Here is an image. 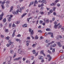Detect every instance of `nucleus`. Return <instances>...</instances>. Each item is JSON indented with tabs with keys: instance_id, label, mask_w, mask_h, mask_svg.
<instances>
[{
	"instance_id": "f257e3e1",
	"label": "nucleus",
	"mask_w": 64,
	"mask_h": 64,
	"mask_svg": "<svg viewBox=\"0 0 64 64\" xmlns=\"http://www.w3.org/2000/svg\"><path fill=\"white\" fill-rule=\"evenodd\" d=\"M20 11H19V9L17 10L16 12H15V11H12V13L13 14H17L18 12H20V13H21V12H22V10H22V8H20Z\"/></svg>"
},
{
	"instance_id": "f03ea898",
	"label": "nucleus",
	"mask_w": 64,
	"mask_h": 64,
	"mask_svg": "<svg viewBox=\"0 0 64 64\" xmlns=\"http://www.w3.org/2000/svg\"><path fill=\"white\" fill-rule=\"evenodd\" d=\"M44 21L46 23H48L49 22V20L47 18H45L44 19Z\"/></svg>"
},
{
	"instance_id": "7ed1b4c3",
	"label": "nucleus",
	"mask_w": 64,
	"mask_h": 64,
	"mask_svg": "<svg viewBox=\"0 0 64 64\" xmlns=\"http://www.w3.org/2000/svg\"><path fill=\"white\" fill-rule=\"evenodd\" d=\"M62 38V36H56V39L57 40H59V38H60V39H61Z\"/></svg>"
},
{
	"instance_id": "20e7f679",
	"label": "nucleus",
	"mask_w": 64,
	"mask_h": 64,
	"mask_svg": "<svg viewBox=\"0 0 64 64\" xmlns=\"http://www.w3.org/2000/svg\"><path fill=\"white\" fill-rule=\"evenodd\" d=\"M20 59H22V57H20L17 58H14V61H16V60H20Z\"/></svg>"
},
{
	"instance_id": "39448f33",
	"label": "nucleus",
	"mask_w": 64,
	"mask_h": 64,
	"mask_svg": "<svg viewBox=\"0 0 64 64\" xmlns=\"http://www.w3.org/2000/svg\"><path fill=\"white\" fill-rule=\"evenodd\" d=\"M4 14V13H2V14L0 15V20H1L2 19V18H3L2 17L3 16Z\"/></svg>"
},
{
	"instance_id": "423d86ee",
	"label": "nucleus",
	"mask_w": 64,
	"mask_h": 64,
	"mask_svg": "<svg viewBox=\"0 0 64 64\" xmlns=\"http://www.w3.org/2000/svg\"><path fill=\"white\" fill-rule=\"evenodd\" d=\"M60 24V23L58 24L57 25L55 24L54 25V27L55 28H57L58 27V26H59V25Z\"/></svg>"
},
{
	"instance_id": "0eeeda50",
	"label": "nucleus",
	"mask_w": 64,
	"mask_h": 64,
	"mask_svg": "<svg viewBox=\"0 0 64 64\" xmlns=\"http://www.w3.org/2000/svg\"><path fill=\"white\" fill-rule=\"evenodd\" d=\"M43 52H44V51H43V50H42L40 52V54H43V55L44 56H45V54Z\"/></svg>"
},
{
	"instance_id": "6e6552de",
	"label": "nucleus",
	"mask_w": 64,
	"mask_h": 64,
	"mask_svg": "<svg viewBox=\"0 0 64 64\" xmlns=\"http://www.w3.org/2000/svg\"><path fill=\"white\" fill-rule=\"evenodd\" d=\"M30 43V40H27L26 41V45L27 46H29V43Z\"/></svg>"
},
{
	"instance_id": "1a4fd4ad",
	"label": "nucleus",
	"mask_w": 64,
	"mask_h": 64,
	"mask_svg": "<svg viewBox=\"0 0 64 64\" xmlns=\"http://www.w3.org/2000/svg\"><path fill=\"white\" fill-rule=\"evenodd\" d=\"M38 58L39 59H43V57L42 56H39L38 57Z\"/></svg>"
},
{
	"instance_id": "9d476101",
	"label": "nucleus",
	"mask_w": 64,
	"mask_h": 64,
	"mask_svg": "<svg viewBox=\"0 0 64 64\" xmlns=\"http://www.w3.org/2000/svg\"><path fill=\"white\" fill-rule=\"evenodd\" d=\"M42 3H45L46 4V0H42L41 1Z\"/></svg>"
},
{
	"instance_id": "9b49d317",
	"label": "nucleus",
	"mask_w": 64,
	"mask_h": 64,
	"mask_svg": "<svg viewBox=\"0 0 64 64\" xmlns=\"http://www.w3.org/2000/svg\"><path fill=\"white\" fill-rule=\"evenodd\" d=\"M15 32H16V30H14L13 33L12 35V37H14V35H15Z\"/></svg>"
},
{
	"instance_id": "f8f14e48",
	"label": "nucleus",
	"mask_w": 64,
	"mask_h": 64,
	"mask_svg": "<svg viewBox=\"0 0 64 64\" xmlns=\"http://www.w3.org/2000/svg\"><path fill=\"white\" fill-rule=\"evenodd\" d=\"M8 43L9 44H10V45H11V44H12L13 43V42H12L11 40H10L8 41Z\"/></svg>"
},
{
	"instance_id": "ddd939ff",
	"label": "nucleus",
	"mask_w": 64,
	"mask_h": 64,
	"mask_svg": "<svg viewBox=\"0 0 64 64\" xmlns=\"http://www.w3.org/2000/svg\"><path fill=\"white\" fill-rule=\"evenodd\" d=\"M40 14L41 15H44V12H39Z\"/></svg>"
},
{
	"instance_id": "4468645a",
	"label": "nucleus",
	"mask_w": 64,
	"mask_h": 64,
	"mask_svg": "<svg viewBox=\"0 0 64 64\" xmlns=\"http://www.w3.org/2000/svg\"><path fill=\"white\" fill-rule=\"evenodd\" d=\"M18 52L19 53V54H20V53H21L22 52V50H21V49H19L18 50Z\"/></svg>"
},
{
	"instance_id": "2eb2a0df",
	"label": "nucleus",
	"mask_w": 64,
	"mask_h": 64,
	"mask_svg": "<svg viewBox=\"0 0 64 64\" xmlns=\"http://www.w3.org/2000/svg\"><path fill=\"white\" fill-rule=\"evenodd\" d=\"M56 43L57 44L59 45V47H61V44H60V43L59 42H56Z\"/></svg>"
},
{
	"instance_id": "dca6fc26",
	"label": "nucleus",
	"mask_w": 64,
	"mask_h": 64,
	"mask_svg": "<svg viewBox=\"0 0 64 64\" xmlns=\"http://www.w3.org/2000/svg\"><path fill=\"white\" fill-rule=\"evenodd\" d=\"M56 46V44H54L53 45H51V47H55Z\"/></svg>"
},
{
	"instance_id": "f3484780",
	"label": "nucleus",
	"mask_w": 64,
	"mask_h": 64,
	"mask_svg": "<svg viewBox=\"0 0 64 64\" xmlns=\"http://www.w3.org/2000/svg\"><path fill=\"white\" fill-rule=\"evenodd\" d=\"M10 53L11 54H13L14 53V51L12 50H10Z\"/></svg>"
},
{
	"instance_id": "a211bd4d",
	"label": "nucleus",
	"mask_w": 64,
	"mask_h": 64,
	"mask_svg": "<svg viewBox=\"0 0 64 64\" xmlns=\"http://www.w3.org/2000/svg\"><path fill=\"white\" fill-rule=\"evenodd\" d=\"M33 34H34V32H33V30H32L30 32V35H33Z\"/></svg>"
},
{
	"instance_id": "6ab92c4d",
	"label": "nucleus",
	"mask_w": 64,
	"mask_h": 64,
	"mask_svg": "<svg viewBox=\"0 0 64 64\" xmlns=\"http://www.w3.org/2000/svg\"><path fill=\"white\" fill-rule=\"evenodd\" d=\"M22 26L24 27H27V25L26 24H24L22 25Z\"/></svg>"
},
{
	"instance_id": "aec40b11",
	"label": "nucleus",
	"mask_w": 64,
	"mask_h": 64,
	"mask_svg": "<svg viewBox=\"0 0 64 64\" xmlns=\"http://www.w3.org/2000/svg\"><path fill=\"white\" fill-rule=\"evenodd\" d=\"M13 6H12L10 8V12H11L12 10H13Z\"/></svg>"
},
{
	"instance_id": "412c9836",
	"label": "nucleus",
	"mask_w": 64,
	"mask_h": 64,
	"mask_svg": "<svg viewBox=\"0 0 64 64\" xmlns=\"http://www.w3.org/2000/svg\"><path fill=\"white\" fill-rule=\"evenodd\" d=\"M1 6L2 7V9H4L5 8V7L4 6L3 4H1Z\"/></svg>"
},
{
	"instance_id": "4be33fe9",
	"label": "nucleus",
	"mask_w": 64,
	"mask_h": 64,
	"mask_svg": "<svg viewBox=\"0 0 64 64\" xmlns=\"http://www.w3.org/2000/svg\"><path fill=\"white\" fill-rule=\"evenodd\" d=\"M60 59H63V58H64V57L63 55H62L60 57Z\"/></svg>"
},
{
	"instance_id": "5701e85b",
	"label": "nucleus",
	"mask_w": 64,
	"mask_h": 64,
	"mask_svg": "<svg viewBox=\"0 0 64 64\" xmlns=\"http://www.w3.org/2000/svg\"><path fill=\"white\" fill-rule=\"evenodd\" d=\"M8 19L9 22H10L11 21V18H10V17L8 18Z\"/></svg>"
},
{
	"instance_id": "b1692460",
	"label": "nucleus",
	"mask_w": 64,
	"mask_h": 64,
	"mask_svg": "<svg viewBox=\"0 0 64 64\" xmlns=\"http://www.w3.org/2000/svg\"><path fill=\"white\" fill-rule=\"evenodd\" d=\"M52 59V58L51 57V56L48 59V61H50Z\"/></svg>"
},
{
	"instance_id": "393cba45",
	"label": "nucleus",
	"mask_w": 64,
	"mask_h": 64,
	"mask_svg": "<svg viewBox=\"0 0 64 64\" xmlns=\"http://www.w3.org/2000/svg\"><path fill=\"white\" fill-rule=\"evenodd\" d=\"M6 40H9V39H10V37L9 36H7L6 38Z\"/></svg>"
},
{
	"instance_id": "a878e982",
	"label": "nucleus",
	"mask_w": 64,
	"mask_h": 64,
	"mask_svg": "<svg viewBox=\"0 0 64 64\" xmlns=\"http://www.w3.org/2000/svg\"><path fill=\"white\" fill-rule=\"evenodd\" d=\"M58 17H61L62 18L64 17V15H61V16H59Z\"/></svg>"
},
{
	"instance_id": "bb28decb",
	"label": "nucleus",
	"mask_w": 64,
	"mask_h": 64,
	"mask_svg": "<svg viewBox=\"0 0 64 64\" xmlns=\"http://www.w3.org/2000/svg\"><path fill=\"white\" fill-rule=\"evenodd\" d=\"M27 14V13H25V14H24L22 15V18L24 16H25Z\"/></svg>"
},
{
	"instance_id": "cd10ccee",
	"label": "nucleus",
	"mask_w": 64,
	"mask_h": 64,
	"mask_svg": "<svg viewBox=\"0 0 64 64\" xmlns=\"http://www.w3.org/2000/svg\"><path fill=\"white\" fill-rule=\"evenodd\" d=\"M32 46L33 48H35V47H36V44H33Z\"/></svg>"
},
{
	"instance_id": "c85d7f7f",
	"label": "nucleus",
	"mask_w": 64,
	"mask_h": 64,
	"mask_svg": "<svg viewBox=\"0 0 64 64\" xmlns=\"http://www.w3.org/2000/svg\"><path fill=\"white\" fill-rule=\"evenodd\" d=\"M11 45V44H7L6 46H7V47H9V46H10Z\"/></svg>"
},
{
	"instance_id": "c756f323",
	"label": "nucleus",
	"mask_w": 64,
	"mask_h": 64,
	"mask_svg": "<svg viewBox=\"0 0 64 64\" xmlns=\"http://www.w3.org/2000/svg\"><path fill=\"white\" fill-rule=\"evenodd\" d=\"M3 22L4 23L5 22H6V18H4V19L3 20Z\"/></svg>"
},
{
	"instance_id": "7c9ffc66",
	"label": "nucleus",
	"mask_w": 64,
	"mask_h": 64,
	"mask_svg": "<svg viewBox=\"0 0 64 64\" xmlns=\"http://www.w3.org/2000/svg\"><path fill=\"white\" fill-rule=\"evenodd\" d=\"M55 5V4H54V3H52L50 4V5H51V6H54Z\"/></svg>"
},
{
	"instance_id": "2f4dec72",
	"label": "nucleus",
	"mask_w": 64,
	"mask_h": 64,
	"mask_svg": "<svg viewBox=\"0 0 64 64\" xmlns=\"http://www.w3.org/2000/svg\"><path fill=\"white\" fill-rule=\"evenodd\" d=\"M20 23V22L18 21H17L16 22V24H19Z\"/></svg>"
},
{
	"instance_id": "473e14b6",
	"label": "nucleus",
	"mask_w": 64,
	"mask_h": 64,
	"mask_svg": "<svg viewBox=\"0 0 64 64\" xmlns=\"http://www.w3.org/2000/svg\"><path fill=\"white\" fill-rule=\"evenodd\" d=\"M43 22L42 20H40V24H42Z\"/></svg>"
},
{
	"instance_id": "72a5a7b5",
	"label": "nucleus",
	"mask_w": 64,
	"mask_h": 64,
	"mask_svg": "<svg viewBox=\"0 0 64 64\" xmlns=\"http://www.w3.org/2000/svg\"><path fill=\"white\" fill-rule=\"evenodd\" d=\"M38 36H36L35 37V38L36 39H38Z\"/></svg>"
},
{
	"instance_id": "f704fd0d",
	"label": "nucleus",
	"mask_w": 64,
	"mask_h": 64,
	"mask_svg": "<svg viewBox=\"0 0 64 64\" xmlns=\"http://www.w3.org/2000/svg\"><path fill=\"white\" fill-rule=\"evenodd\" d=\"M14 47V45H12L10 46V49H12V48H13Z\"/></svg>"
},
{
	"instance_id": "c9c22d12",
	"label": "nucleus",
	"mask_w": 64,
	"mask_h": 64,
	"mask_svg": "<svg viewBox=\"0 0 64 64\" xmlns=\"http://www.w3.org/2000/svg\"><path fill=\"white\" fill-rule=\"evenodd\" d=\"M16 41H21V40H20L19 39H16Z\"/></svg>"
},
{
	"instance_id": "e433bc0d",
	"label": "nucleus",
	"mask_w": 64,
	"mask_h": 64,
	"mask_svg": "<svg viewBox=\"0 0 64 64\" xmlns=\"http://www.w3.org/2000/svg\"><path fill=\"white\" fill-rule=\"evenodd\" d=\"M11 24H9V28H10L11 27V25H12Z\"/></svg>"
},
{
	"instance_id": "4c0bfd02",
	"label": "nucleus",
	"mask_w": 64,
	"mask_h": 64,
	"mask_svg": "<svg viewBox=\"0 0 64 64\" xmlns=\"http://www.w3.org/2000/svg\"><path fill=\"white\" fill-rule=\"evenodd\" d=\"M51 37H52V38H54V36H53V33H52L51 34Z\"/></svg>"
},
{
	"instance_id": "58836bf2",
	"label": "nucleus",
	"mask_w": 64,
	"mask_h": 64,
	"mask_svg": "<svg viewBox=\"0 0 64 64\" xmlns=\"http://www.w3.org/2000/svg\"><path fill=\"white\" fill-rule=\"evenodd\" d=\"M55 52V49L54 48L52 50V52H53V53H54Z\"/></svg>"
},
{
	"instance_id": "ea45409f",
	"label": "nucleus",
	"mask_w": 64,
	"mask_h": 64,
	"mask_svg": "<svg viewBox=\"0 0 64 64\" xmlns=\"http://www.w3.org/2000/svg\"><path fill=\"white\" fill-rule=\"evenodd\" d=\"M34 4H37L38 3V2L37 1V0H36L34 2Z\"/></svg>"
},
{
	"instance_id": "a19ab883",
	"label": "nucleus",
	"mask_w": 64,
	"mask_h": 64,
	"mask_svg": "<svg viewBox=\"0 0 64 64\" xmlns=\"http://www.w3.org/2000/svg\"><path fill=\"white\" fill-rule=\"evenodd\" d=\"M8 30L7 29H5V32H8Z\"/></svg>"
},
{
	"instance_id": "79ce46f5",
	"label": "nucleus",
	"mask_w": 64,
	"mask_h": 64,
	"mask_svg": "<svg viewBox=\"0 0 64 64\" xmlns=\"http://www.w3.org/2000/svg\"><path fill=\"white\" fill-rule=\"evenodd\" d=\"M32 52H33V54H35V50H34L32 51Z\"/></svg>"
},
{
	"instance_id": "37998d69",
	"label": "nucleus",
	"mask_w": 64,
	"mask_h": 64,
	"mask_svg": "<svg viewBox=\"0 0 64 64\" xmlns=\"http://www.w3.org/2000/svg\"><path fill=\"white\" fill-rule=\"evenodd\" d=\"M50 13H52L53 12V10H50Z\"/></svg>"
},
{
	"instance_id": "c03bdc74",
	"label": "nucleus",
	"mask_w": 64,
	"mask_h": 64,
	"mask_svg": "<svg viewBox=\"0 0 64 64\" xmlns=\"http://www.w3.org/2000/svg\"><path fill=\"white\" fill-rule=\"evenodd\" d=\"M54 23L55 25H56V24H57V22L55 21L54 22Z\"/></svg>"
},
{
	"instance_id": "a18cd8bd",
	"label": "nucleus",
	"mask_w": 64,
	"mask_h": 64,
	"mask_svg": "<svg viewBox=\"0 0 64 64\" xmlns=\"http://www.w3.org/2000/svg\"><path fill=\"white\" fill-rule=\"evenodd\" d=\"M33 3H34V2H30V5H33Z\"/></svg>"
},
{
	"instance_id": "49530a36",
	"label": "nucleus",
	"mask_w": 64,
	"mask_h": 64,
	"mask_svg": "<svg viewBox=\"0 0 64 64\" xmlns=\"http://www.w3.org/2000/svg\"><path fill=\"white\" fill-rule=\"evenodd\" d=\"M3 26V25H2V24H0V27H2Z\"/></svg>"
},
{
	"instance_id": "de8ad7c7",
	"label": "nucleus",
	"mask_w": 64,
	"mask_h": 64,
	"mask_svg": "<svg viewBox=\"0 0 64 64\" xmlns=\"http://www.w3.org/2000/svg\"><path fill=\"white\" fill-rule=\"evenodd\" d=\"M6 2L7 3V4H9L10 2L9 1H6Z\"/></svg>"
},
{
	"instance_id": "09e8293b",
	"label": "nucleus",
	"mask_w": 64,
	"mask_h": 64,
	"mask_svg": "<svg viewBox=\"0 0 64 64\" xmlns=\"http://www.w3.org/2000/svg\"><path fill=\"white\" fill-rule=\"evenodd\" d=\"M55 9H56V8L55 7H54L52 8V9L54 11H55Z\"/></svg>"
},
{
	"instance_id": "8fccbe9b",
	"label": "nucleus",
	"mask_w": 64,
	"mask_h": 64,
	"mask_svg": "<svg viewBox=\"0 0 64 64\" xmlns=\"http://www.w3.org/2000/svg\"><path fill=\"white\" fill-rule=\"evenodd\" d=\"M61 27H62V25H60V26H59V27H58V28L59 29V28H61Z\"/></svg>"
},
{
	"instance_id": "3c124183",
	"label": "nucleus",
	"mask_w": 64,
	"mask_h": 64,
	"mask_svg": "<svg viewBox=\"0 0 64 64\" xmlns=\"http://www.w3.org/2000/svg\"><path fill=\"white\" fill-rule=\"evenodd\" d=\"M27 39L28 40H30V38L29 37H28L27 38Z\"/></svg>"
},
{
	"instance_id": "603ef678",
	"label": "nucleus",
	"mask_w": 64,
	"mask_h": 64,
	"mask_svg": "<svg viewBox=\"0 0 64 64\" xmlns=\"http://www.w3.org/2000/svg\"><path fill=\"white\" fill-rule=\"evenodd\" d=\"M38 32H40V33H42V31L40 30H38Z\"/></svg>"
},
{
	"instance_id": "864d4df0",
	"label": "nucleus",
	"mask_w": 64,
	"mask_h": 64,
	"mask_svg": "<svg viewBox=\"0 0 64 64\" xmlns=\"http://www.w3.org/2000/svg\"><path fill=\"white\" fill-rule=\"evenodd\" d=\"M52 44V42H50L49 43H48V46H49L50 45V44Z\"/></svg>"
},
{
	"instance_id": "5fc2aeb1",
	"label": "nucleus",
	"mask_w": 64,
	"mask_h": 64,
	"mask_svg": "<svg viewBox=\"0 0 64 64\" xmlns=\"http://www.w3.org/2000/svg\"><path fill=\"white\" fill-rule=\"evenodd\" d=\"M57 6H58V7H59V6H60V4H57Z\"/></svg>"
},
{
	"instance_id": "6e6d98bb",
	"label": "nucleus",
	"mask_w": 64,
	"mask_h": 64,
	"mask_svg": "<svg viewBox=\"0 0 64 64\" xmlns=\"http://www.w3.org/2000/svg\"><path fill=\"white\" fill-rule=\"evenodd\" d=\"M6 48H4V52H5L6 51Z\"/></svg>"
},
{
	"instance_id": "4d7b16f0",
	"label": "nucleus",
	"mask_w": 64,
	"mask_h": 64,
	"mask_svg": "<svg viewBox=\"0 0 64 64\" xmlns=\"http://www.w3.org/2000/svg\"><path fill=\"white\" fill-rule=\"evenodd\" d=\"M54 15V16H55V15H56V13L55 12H54L53 14Z\"/></svg>"
},
{
	"instance_id": "13d9d810",
	"label": "nucleus",
	"mask_w": 64,
	"mask_h": 64,
	"mask_svg": "<svg viewBox=\"0 0 64 64\" xmlns=\"http://www.w3.org/2000/svg\"><path fill=\"white\" fill-rule=\"evenodd\" d=\"M21 35L19 34L17 36V37H20Z\"/></svg>"
},
{
	"instance_id": "bf43d9fd",
	"label": "nucleus",
	"mask_w": 64,
	"mask_h": 64,
	"mask_svg": "<svg viewBox=\"0 0 64 64\" xmlns=\"http://www.w3.org/2000/svg\"><path fill=\"white\" fill-rule=\"evenodd\" d=\"M17 7L18 9H19V8H20V6H18Z\"/></svg>"
},
{
	"instance_id": "052dcab7",
	"label": "nucleus",
	"mask_w": 64,
	"mask_h": 64,
	"mask_svg": "<svg viewBox=\"0 0 64 64\" xmlns=\"http://www.w3.org/2000/svg\"><path fill=\"white\" fill-rule=\"evenodd\" d=\"M42 25H43V26H45V22H44L42 24Z\"/></svg>"
},
{
	"instance_id": "680f3d73",
	"label": "nucleus",
	"mask_w": 64,
	"mask_h": 64,
	"mask_svg": "<svg viewBox=\"0 0 64 64\" xmlns=\"http://www.w3.org/2000/svg\"><path fill=\"white\" fill-rule=\"evenodd\" d=\"M32 30V29H29V31L30 32H31V31Z\"/></svg>"
},
{
	"instance_id": "e2e57ef3",
	"label": "nucleus",
	"mask_w": 64,
	"mask_h": 64,
	"mask_svg": "<svg viewBox=\"0 0 64 64\" xmlns=\"http://www.w3.org/2000/svg\"><path fill=\"white\" fill-rule=\"evenodd\" d=\"M23 0H19V2H21L23 1Z\"/></svg>"
},
{
	"instance_id": "0e129e2a",
	"label": "nucleus",
	"mask_w": 64,
	"mask_h": 64,
	"mask_svg": "<svg viewBox=\"0 0 64 64\" xmlns=\"http://www.w3.org/2000/svg\"><path fill=\"white\" fill-rule=\"evenodd\" d=\"M45 42H46V43H48V40H45Z\"/></svg>"
},
{
	"instance_id": "69168bd1",
	"label": "nucleus",
	"mask_w": 64,
	"mask_h": 64,
	"mask_svg": "<svg viewBox=\"0 0 64 64\" xmlns=\"http://www.w3.org/2000/svg\"><path fill=\"white\" fill-rule=\"evenodd\" d=\"M54 20H55V18L53 17L52 18V21H54Z\"/></svg>"
},
{
	"instance_id": "338daca9",
	"label": "nucleus",
	"mask_w": 64,
	"mask_h": 64,
	"mask_svg": "<svg viewBox=\"0 0 64 64\" xmlns=\"http://www.w3.org/2000/svg\"><path fill=\"white\" fill-rule=\"evenodd\" d=\"M44 62V60H42L41 62H42V63H43V62Z\"/></svg>"
},
{
	"instance_id": "774afa93",
	"label": "nucleus",
	"mask_w": 64,
	"mask_h": 64,
	"mask_svg": "<svg viewBox=\"0 0 64 64\" xmlns=\"http://www.w3.org/2000/svg\"><path fill=\"white\" fill-rule=\"evenodd\" d=\"M5 3V2H4V1H3L2 3V4H4V3Z\"/></svg>"
}]
</instances>
